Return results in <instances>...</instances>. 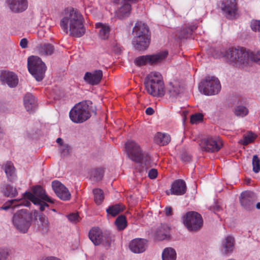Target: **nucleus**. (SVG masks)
Returning a JSON list of instances; mask_svg holds the SVG:
<instances>
[{
	"label": "nucleus",
	"instance_id": "f257e3e1",
	"mask_svg": "<svg viewBox=\"0 0 260 260\" xmlns=\"http://www.w3.org/2000/svg\"><path fill=\"white\" fill-rule=\"evenodd\" d=\"M83 22V17L79 10L70 7L64 10L60 26L66 34L69 32L71 36L79 38L85 32Z\"/></svg>",
	"mask_w": 260,
	"mask_h": 260
},
{
	"label": "nucleus",
	"instance_id": "f03ea898",
	"mask_svg": "<svg viewBox=\"0 0 260 260\" xmlns=\"http://www.w3.org/2000/svg\"><path fill=\"white\" fill-rule=\"evenodd\" d=\"M134 38L132 43L135 48L141 51L146 50L150 41L148 27L142 22H137L133 28Z\"/></svg>",
	"mask_w": 260,
	"mask_h": 260
},
{
	"label": "nucleus",
	"instance_id": "7ed1b4c3",
	"mask_svg": "<svg viewBox=\"0 0 260 260\" xmlns=\"http://www.w3.org/2000/svg\"><path fill=\"white\" fill-rule=\"evenodd\" d=\"M145 85L148 93L153 96L161 97L165 93L162 78L158 72H151L145 79Z\"/></svg>",
	"mask_w": 260,
	"mask_h": 260
},
{
	"label": "nucleus",
	"instance_id": "20e7f679",
	"mask_svg": "<svg viewBox=\"0 0 260 260\" xmlns=\"http://www.w3.org/2000/svg\"><path fill=\"white\" fill-rule=\"evenodd\" d=\"M125 151L128 157L133 161L141 164L144 166L150 164V157L144 152L140 145L136 142L129 140L125 144Z\"/></svg>",
	"mask_w": 260,
	"mask_h": 260
},
{
	"label": "nucleus",
	"instance_id": "39448f33",
	"mask_svg": "<svg viewBox=\"0 0 260 260\" xmlns=\"http://www.w3.org/2000/svg\"><path fill=\"white\" fill-rule=\"evenodd\" d=\"M217 57H225L230 62L240 66L247 63L249 52L243 48H230L222 49Z\"/></svg>",
	"mask_w": 260,
	"mask_h": 260
},
{
	"label": "nucleus",
	"instance_id": "423d86ee",
	"mask_svg": "<svg viewBox=\"0 0 260 260\" xmlns=\"http://www.w3.org/2000/svg\"><path fill=\"white\" fill-rule=\"evenodd\" d=\"M32 191V193L25 192L24 197L34 204L39 206L41 211H44L45 208L48 207L49 205L46 202L53 203V200L46 194L44 189L42 186L40 185L34 186Z\"/></svg>",
	"mask_w": 260,
	"mask_h": 260
},
{
	"label": "nucleus",
	"instance_id": "0eeeda50",
	"mask_svg": "<svg viewBox=\"0 0 260 260\" xmlns=\"http://www.w3.org/2000/svg\"><path fill=\"white\" fill-rule=\"evenodd\" d=\"M91 104L90 101H82L76 104L69 113L71 120L74 123H81L88 119L91 116L89 108Z\"/></svg>",
	"mask_w": 260,
	"mask_h": 260
},
{
	"label": "nucleus",
	"instance_id": "6e6552de",
	"mask_svg": "<svg viewBox=\"0 0 260 260\" xmlns=\"http://www.w3.org/2000/svg\"><path fill=\"white\" fill-rule=\"evenodd\" d=\"M32 214L26 209H21L14 214L12 222L16 229L22 233H26L31 225Z\"/></svg>",
	"mask_w": 260,
	"mask_h": 260
},
{
	"label": "nucleus",
	"instance_id": "1a4fd4ad",
	"mask_svg": "<svg viewBox=\"0 0 260 260\" xmlns=\"http://www.w3.org/2000/svg\"><path fill=\"white\" fill-rule=\"evenodd\" d=\"M27 67L29 73L38 81H41L44 77L46 67L41 59L38 56L28 58Z\"/></svg>",
	"mask_w": 260,
	"mask_h": 260
},
{
	"label": "nucleus",
	"instance_id": "9d476101",
	"mask_svg": "<svg viewBox=\"0 0 260 260\" xmlns=\"http://www.w3.org/2000/svg\"><path fill=\"white\" fill-rule=\"evenodd\" d=\"M88 236L95 245L102 244L106 248H108L111 245V233L108 231L103 233L99 227H94L90 230Z\"/></svg>",
	"mask_w": 260,
	"mask_h": 260
},
{
	"label": "nucleus",
	"instance_id": "9b49d317",
	"mask_svg": "<svg viewBox=\"0 0 260 260\" xmlns=\"http://www.w3.org/2000/svg\"><path fill=\"white\" fill-rule=\"evenodd\" d=\"M200 91L206 95L217 94L221 89L219 80L215 77H207L199 85Z\"/></svg>",
	"mask_w": 260,
	"mask_h": 260
},
{
	"label": "nucleus",
	"instance_id": "f8f14e48",
	"mask_svg": "<svg viewBox=\"0 0 260 260\" xmlns=\"http://www.w3.org/2000/svg\"><path fill=\"white\" fill-rule=\"evenodd\" d=\"M183 223L190 231H196L200 229L203 225L201 215L194 211L188 212L183 218Z\"/></svg>",
	"mask_w": 260,
	"mask_h": 260
},
{
	"label": "nucleus",
	"instance_id": "ddd939ff",
	"mask_svg": "<svg viewBox=\"0 0 260 260\" xmlns=\"http://www.w3.org/2000/svg\"><path fill=\"white\" fill-rule=\"evenodd\" d=\"M166 51L152 55H142L135 58L134 62L138 66H143L148 63L153 65L162 61L167 56Z\"/></svg>",
	"mask_w": 260,
	"mask_h": 260
},
{
	"label": "nucleus",
	"instance_id": "4468645a",
	"mask_svg": "<svg viewBox=\"0 0 260 260\" xmlns=\"http://www.w3.org/2000/svg\"><path fill=\"white\" fill-rule=\"evenodd\" d=\"M200 146L203 151L215 152L220 149L222 143L219 137H208L201 140Z\"/></svg>",
	"mask_w": 260,
	"mask_h": 260
},
{
	"label": "nucleus",
	"instance_id": "2eb2a0df",
	"mask_svg": "<svg viewBox=\"0 0 260 260\" xmlns=\"http://www.w3.org/2000/svg\"><path fill=\"white\" fill-rule=\"evenodd\" d=\"M221 9L226 18L236 19L238 16L237 0H223Z\"/></svg>",
	"mask_w": 260,
	"mask_h": 260
},
{
	"label": "nucleus",
	"instance_id": "dca6fc26",
	"mask_svg": "<svg viewBox=\"0 0 260 260\" xmlns=\"http://www.w3.org/2000/svg\"><path fill=\"white\" fill-rule=\"evenodd\" d=\"M0 81L3 85H7L10 87H14L18 83L17 76L13 72L3 71L0 73Z\"/></svg>",
	"mask_w": 260,
	"mask_h": 260
},
{
	"label": "nucleus",
	"instance_id": "f3484780",
	"mask_svg": "<svg viewBox=\"0 0 260 260\" xmlns=\"http://www.w3.org/2000/svg\"><path fill=\"white\" fill-rule=\"evenodd\" d=\"M52 188L57 196L62 200L68 201L71 198V194L64 185L58 181L52 182Z\"/></svg>",
	"mask_w": 260,
	"mask_h": 260
},
{
	"label": "nucleus",
	"instance_id": "a211bd4d",
	"mask_svg": "<svg viewBox=\"0 0 260 260\" xmlns=\"http://www.w3.org/2000/svg\"><path fill=\"white\" fill-rule=\"evenodd\" d=\"M255 200V193L249 191L242 192L240 197L241 206L246 210H251L253 207V203Z\"/></svg>",
	"mask_w": 260,
	"mask_h": 260
},
{
	"label": "nucleus",
	"instance_id": "6ab92c4d",
	"mask_svg": "<svg viewBox=\"0 0 260 260\" xmlns=\"http://www.w3.org/2000/svg\"><path fill=\"white\" fill-rule=\"evenodd\" d=\"M103 77V72L100 70L86 72L84 76V81L91 85L99 84Z\"/></svg>",
	"mask_w": 260,
	"mask_h": 260
},
{
	"label": "nucleus",
	"instance_id": "aec40b11",
	"mask_svg": "<svg viewBox=\"0 0 260 260\" xmlns=\"http://www.w3.org/2000/svg\"><path fill=\"white\" fill-rule=\"evenodd\" d=\"M36 52L42 56H48L52 55L55 51L54 46L49 43H41L35 48Z\"/></svg>",
	"mask_w": 260,
	"mask_h": 260
},
{
	"label": "nucleus",
	"instance_id": "412c9836",
	"mask_svg": "<svg viewBox=\"0 0 260 260\" xmlns=\"http://www.w3.org/2000/svg\"><path fill=\"white\" fill-rule=\"evenodd\" d=\"M129 247L130 250L134 253H142L146 249L147 241L144 239H135L130 242Z\"/></svg>",
	"mask_w": 260,
	"mask_h": 260
},
{
	"label": "nucleus",
	"instance_id": "4be33fe9",
	"mask_svg": "<svg viewBox=\"0 0 260 260\" xmlns=\"http://www.w3.org/2000/svg\"><path fill=\"white\" fill-rule=\"evenodd\" d=\"M8 4L10 10L15 13L22 12L27 8V0H8Z\"/></svg>",
	"mask_w": 260,
	"mask_h": 260
},
{
	"label": "nucleus",
	"instance_id": "5701e85b",
	"mask_svg": "<svg viewBox=\"0 0 260 260\" xmlns=\"http://www.w3.org/2000/svg\"><path fill=\"white\" fill-rule=\"evenodd\" d=\"M170 191L172 194L177 196L184 194L186 191L185 182L181 179L175 180L172 184Z\"/></svg>",
	"mask_w": 260,
	"mask_h": 260
},
{
	"label": "nucleus",
	"instance_id": "b1692460",
	"mask_svg": "<svg viewBox=\"0 0 260 260\" xmlns=\"http://www.w3.org/2000/svg\"><path fill=\"white\" fill-rule=\"evenodd\" d=\"M30 204V202L29 201L26 200V199H21L20 200H11L7 202L5 205L0 208V209L7 210L11 208L13 209L15 207L20 206L29 207Z\"/></svg>",
	"mask_w": 260,
	"mask_h": 260
},
{
	"label": "nucleus",
	"instance_id": "393cba45",
	"mask_svg": "<svg viewBox=\"0 0 260 260\" xmlns=\"http://www.w3.org/2000/svg\"><path fill=\"white\" fill-rule=\"evenodd\" d=\"M23 103L26 110L28 112H33L36 110L37 101L32 94L30 93L26 94L24 96Z\"/></svg>",
	"mask_w": 260,
	"mask_h": 260
},
{
	"label": "nucleus",
	"instance_id": "a878e982",
	"mask_svg": "<svg viewBox=\"0 0 260 260\" xmlns=\"http://www.w3.org/2000/svg\"><path fill=\"white\" fill-rule=\"evenodd\" d=\"M2 169L5 171L7 178L9 181L13 182L16 179V169L12 162L7 161L2 166Z\"/></svg>",
	"mask_w": 260,
	"mask_h": 260
},
{
	"label": "nucleus",
	"instance_id": "bb28decb",
	"mask_svg": "<svg viewBox=\"0 0 260 260\" xmlns=\"http://www.w3.org/2000/svg\"><path fill=\"white\" fill-rule=\"evenodd\" d=\"M234 248V239L231 236L226 237L221 243V252L228 255L231 253Z\"/></svg>",
	"mask_w": 260,
	"mask_h": 260
},
{
	"label": "nucleus",
	"instance_id": "cd10ccee",
	"mask_svg": "<svg viewBox=\"0 0 260 260\" xmlns=\"http://www.w3.org/2000/svg\"><path fill=\"white\" fill-rule=\"evenodd\" d=\"M154 237L155 240L162 241L170 237V228L166 225H162L155 231Z\"/></svg>",
	"mask_w": 260,
	"mask_h": 260
},
{
	"label": "nucleus",
	"instance_id": "c85d7f7f",
	"mask_svg": "<svg viewBox=\"0 0 260 260\" xmlns=\"http://www.w3.org/2000/svg\"><path fill=\"white\" fill-rule=\"evenodd\" d=\"M95 28L99 29V36L103 40H106L109 37L110 27L107 24L98 22L95 24Z\"/></svg>",
	"mask_w": 260,
	"mask_h": 260
},
{
	"label": "nucleus",
	"instance_id": "c756f323",
	"mask_svg": "<svg viewBox=\"0 0 260 260\" xmlns=\"http://www.w3.org/2000/svg\"><path fill=\"white\" fill-rule=\"evenodd\" d=\"M0 189L1 191L6 197L13 198L18 194L16 188L8 184L4 183L2 184Z\"/></svg>",
	"mask_w": 260,
	"mask_h": 260
},
{
	"label": "nucleus",
	"instance_id": "7c9ffc66",
	"mask_svg": "<svg viewBox=\"0 0 260 260\" xmlns=\"http://www.w3.org/2000/svg\"><path fill=\"white\" fill-rule=\"evenodd\" d=\"M131 5L128 3H124L116 11V16L119 19H124L129 16L131 12Z\"/></svg>",
	"mask_w": 260,
	"mask_h": 260
},
{
	"label": "nucleus",
	"instance_id": "2f4dec72",
	"mask_svg": "<svg viewBox=\"0 0 260 260\" xmlns=\"http://www.w3.org/2000/svg\"><path fill=\"white\" fill-rule=\"evenodd\" d=\"M162 260H176L177 253L175 250L171 247L165 248L161 253Z\"/></svg>",
	"mask_w": 260,
	"mask_h": 260
},
{
	"label": "nucleus",
	"instance_id": "473e14b6",
	"mask_svg": "<svg viewBox=\"0 0 260 260\" xmlns=\"http://www.w3.org/2000/svg\"><path fill=\"white\" fill-rule=\"evenodd\" d=\"M171 141L169 135L161 133H157L154 137V141L161 146L167 145Z\"/></svg>",
	"mask_w": 260,
	"mask_h": 260
},
{
	"label": "nucleus",
	"instance_id": "72a5a7b5",
	"mask_svg": "<svg viewBox=\"0 0 260 260\" xmlns=\"http://www.w3.org/2000/svg\"><path fill=\"white\" fill-rule=\"evenodd\" d=\"M115 225L118 231L124 230L127 226V222L125 216L124 215L118 216L115 220Z\"/></svg>",
	"mask_w": 260,
	"mask_h": 260
},
{
	"label": "nucleus",
	"instance_id": "f704fd0d",
	"mask_svg": "<svg viewBox=\"0 0 260 260\" xmlns=\"http://www.w3.org/2000/svg\"><path fill=\"white\" fill-rule=\"evenodd\" d=\"M39 220L41 222L40 230L42 233L47 234L49 232L50 229L48 218L45 216L41 215L39 216Z\"/></svg>",
	"mask_w": 260,
	"mask_h": 260
},
{
	"label": "nucleus",
	"instance_id": "c9c22d12",
	"mask_svg": "<svg viewBox=\"0 0 260 260\" xmlns=\"http://www.w3.org/2000/svg\"><path fill=\"white\" fill-rule=\"evenodd\" d=\"M92 192L94 196V200L98 205H100L104 199V195L102 190L99 188L93 189Z\"/></svg>",
	"mask_w": 260,
	"mask_h": 260
},
{
	"label": "nucleus",
	"instance_id": "e433bc0d",
	"mask_svg": "<svg viewBox=\"0 0 260 260\" xmlns=\"http://www.w3.org/2000/svg\"><path fill=\"white\" fill-rule=\"evenodd\" d=\"M181 89L180 86L178 85H173L170 84L169 87V92L170 96L173 97L177 96L180 93Z\"/></svg>",
	"mask_w": 260,
	"mask_h": 260
},
{
	"label": "nucleus",
	"instance_id": "4c0bfd02",
	"mask_svg": "<svg viewBox=\"0 0 260 260\" xmlns=\"http://www.w3.org/2000/svg\"><path fill=\"white\" fill-rule=\"evenodd\" d=\"M103 177V171L101 169L94 170L91 174V179L94 181H99L102 180Z\"/></svg>",
	"mask_w": 260,
	"mask_h": 260
},
{
	"label": "nucleus",
	"instance_id": "58836bf2",
	"mask_svg": "<svg viewBox=\"0 0 260 260\" xmlns=\"http://www.w3.org/2000/svg\"><path fill=\"white\" fill-rule=\"evenodd\" d=\"M252 165L253 171L255 173H258L260 171V159L257 155L253 156Z\"/></svg>",
	"mask_w": 260,
	"mask_h": 260
},
{
	"label": "nucleus",
	"instance_id": "ea45409f",
	"mask_svg": "<svg viewBox=\"0 0 260 260\" xmlns=\"http://www.w3.org/2000/svg\"><path fill=\"white\" fill-rule=\"evenodd\" d=\"M234 113L237 116L243 117L248 114V110L244 106H239L235 108Z\"/></svg>",
	"mask_w": 260,
	"mask_h": 260
},
{
	"label": "nucleus",
	"instance_id": "a19ab883",
	"mask_svg": "<svg viewBox=\"0 0 260 260\" xmlns=\"http://www.w3.org/2000/svg\"><path fill=\"white\" fill-rule=\"evenodd\" d=\"M254 135L251 132H249L247 134L244 135L243 144L246 145L252 142L254 139Z\"/></svg>",
	"mask_w": 260,
	"mask_h": 260
},
{
	"label": "nucleus",
	"instance_id": "79ce46f5",
	"mask_svg": "<svg viewBox=\"0 0 260 260\" xmlns=\"http://www.w3.org/2000/svg\"><path fill=\"white\" fill-rule=\"evenodd\" d=\"M59 149L61 155L62 156H66L70 153L71 147L68 144H65L64 145H61Z\"/></svg>",
	"mask_w": 260,
	"mask_h": 260
},
{
	"label": "nucleus",
	"instance_id": "37998d69",
	"mask_svg": "<svg viewBox=\"0 0 260 260\" xmlns=\"http://www.w3.org/2000/svg\"><path fill=\"white\" fill-rule=\"evenodd\" d=\"M249 59L260 65V50L254 53H249Z\"/></svg>",
	"mask_w": 260,
	"mask_h": 260
},
{
	"label": "nucleus",
	"instance_id": "c03bdc74",
	"mask_svg": "<svg viewBox=\"0 0 260 260\" xmlns=\"http://www.w3.org/2000/svg\"><path fill=\"white\" fill-rule=\"evenodd\" d=\"M203 115L201 113H198L191 116L190 122L192 123H197L202 120Z\"/></svg>",
	"mask_w": 260,
	"mask_h": 260
},
{
	"label": "nucleus",
	"instance_id": "a18cd8bd",
	"mask_svg": "<svg viewBox=\"0 0 260 260\" xmlns=\"http://www.w3.org/2000/svg\"><path fill=\"white\" fill-rule=\"evenodd\" d=\"M250 27L253 31H260V20H252L250 23Z\"/></svg>",
	"mask_w": 260,
	"mask_h": 260
},
{
	"label": "nucleus",
	"instance_id": "49530a36",
	"mask_svg": "<svg viewBox=\"0 0 260 260\" xmlns=\"http://www.w3.org/2000/svg\"><path fill=\"white\" fill-rule=\"evenodd\" d=\"M9 255V251L7 248H0V260H7Z\"/></svg>",
	"mask_w": 260,
	"mask_h": 260
},
{
	"label": "nucleus",
	"instance_id": "de8ad7c7",
	"mask_svg": "<svg viewBox=\"0 0 260 260\" xmlns=\"http://www.w3.org/2000/svg\"><path fill=\"white\" fill-rule=\"evenodd\" d=\"M68 219L72 223H76L79 221L80 217L77 213H71L67 216Z\"/></svg>",
	"mask_w": 260,
	"mask_h": 260
},
{
	"label": "nucleus",
	"instance_id": "09e8293b",
	"mask_svg": "<svg viewBox=\"0 0 260 260\" xmlns=\"http://www.w3.org/2000/svg\"><path fill=\"white\" fill-rule=\"evenodd\" d=\"M107 213V217L109 219L110 218L114 217V205H111L106 209Z\"/></svg>",
	"mask_w": 260,
	"mask_h": 260
},
{
	"label": "nucleus",
	"instance_id": "8fccbe9b",
	"mask_svg": "<svg viewBox=\"0 0 260 260\" xmlns=\"http://www.w3.org/2000/svg\"><path fill=\"white\" fill-rule=\"evenodd\" d=\"M124 209V206L121 204H115V216L123 211Z\"/></svg>",
	"mask_w": 260,
	"mask_h": 260
},
{
	"label": "nucleus",
	"instance_id": "3c124183",
	"mask_svg": "<svg viewBox=\"0 0 260 260\" xmlns=\"http://www.w3.org/2000/svg\"><path fill=\"white\" fill-rule=\"evenodd\" d=\"M157 175V170L154 169H151L148 173V176L150 179H155Z\"/></svg>",
	"mask_w": 260,
	"mask_h": 260
},
{
	"label": "nucleus",
	"instance_id": "603ef678",
	"mask_svg": "<svg viewBox=\"0 0 260 260\" xmlns=\"http://www.w3.org/2000/svg\"><path fill=\"white\" fill-rule=\"evenodd\" d=\"M181 159L185 162H188L191 159V156L186 153H183L182 154Z\"/></svg>",
	"mask_w": 260,
	"mask_h": 260
},
{
	"label": "nucleus",
	"instance_id": "864d4df0",
	"mask_svg": "<svg viewBox=\"0 0 260 260\" xmlns=\"http://www.w3.org/2000/svg\"><path fill=\"white\" fill-rule=\"evenodd\" d=\"M191 31H192V29H191L190 28L184 29L182 31L183 32V35L181 34L180 38H187L188 36V34H190Z\"/></svg>",
	"mask_w": 260,
	"mask_h": 260
},
{
	"label": "nucleus",
	"instance_id": "5fc2aeb1",
	"mask_svg": "<svg viewBox=\"0 0 260 260\" xmlns=\"http://www.w3.org/2000/svg\"><path fill=\"white\" fill-rule=\"evenodd\" d=\"M27 40L25 38H23L21 40L20 42V46L22 48H26L27 47Z\"/></svg>",
	"mask_w": 260,
	"mask_h": 260
},
{
	"label": "nucleus",
	"instance_id": "6e6d98bb",
	"mask_svg": "<svg viewBox=\"0 0 260 260\" xmlns=\"http://www.w3.org/2000/svg\"><path fill=\"white\" fill-rule=\"evenodd\" d=\"M145 112L146 114L148 115H151L154 113V111L152 108L148 107L146 109Z\"/></svg>",
	"mask_w": 260,
	"mask_h": 260
},
{
	"label": "nucleus",
	"instance_id": "4d7b16f0",
	"mask_svg": "<svg viewBox=\"0 0 260 260\" xmlns=\"http://www.w3.org/2000/svg\"><path fill=\"white\" fill-rule=\"evenodd\" d=\"M121 51V47L119 46L115 45V55L116 54H120Z\"/></svg>",
	"mask_w": 260,
	"mask_h": 260
},
{
	"label": "nucleus",
	"instance_id": "13d9d810",
	"mask_svg": "<svg viewBox=\"0 0 260 260\" xmlns=\"http://www.w3.org/2000/svg\"><path fill=\"white\" fill-rule=\"evenodd\" d=\"M166 214L167 216H170L172 214V209L170 207L166 208Z\"/></svg>",
	"mask_w": 260,
	"mask_h": 260
},
{
	"label": "nucleus",
	"instance_id": "bf43d9fd",
	"mask_svg": "<svg viewBox=\"0 0 260 260\" xmlns=\"http://www.w3.org/2000/svg\"><path fill=\"white\" fill-rule=\"evenodd\" d=\"M56 142L60 145V146H61V145H64L65 144L63 143V140L60 138H58L56 139Z\"/></svg>",
	"mask_w": 260,
	"mask_h": 260
},
{
	"label": "nucleus",
	"instance_id": "052dcab7",
	"mask_svg": "<svg viewBox=\"0 0 260 260\" xmlns=\"http://www.w3.org/2000/svg\"><path fill=\"white\" fill-rule=\"evenodd\" d=\"M44 260H60V259L56 257L50 256V257H46Z\"/></svg>",
	"mask_w": 260,
	"mask_h": 260
},
{
	"label": "nucleus",
	"instance_id": "680f3d73",
	"mask_svg": "<svg viewBox=\"0 0 260 260\" xmlns=\"http://www.w3.org/2000/svg\"><path fill=\"white\" fill-rule=\"evenodd\" d=\"M4 134L5 133L4 129L0 126V139L3 138Z\"/></svg>",
	"mask_w": 260,
	"mask_h": 260
},
{
	"label": "nucleus",
	"instance_id": "e2e57ef3",
	"mask_svg": "<svg viewBox=\"0 0 260 260\" xmlns=\"http://www.w3.org/2000/svg\"><path fill=\"white\" fill-rule=\"evenodd\" d=\"M256 207L257 209H260V203H257L256 205Z\"/></svg>",
	"mask_w": 260,
	"mask_h": 260
},
{
	"label": "nucleus",
	"instance_id": "0e129e2a",
	"mask_svg": "<svg viewBox=\"0 0 260 260\" xmlns=\"http://www.w3.org/2000/svg\"><path fill=\"white\" fill-rule=\"evenodd\" d=\"M52 210H53V211H55V209H52Z\"/></svg>",
	"mask_w": 260,
	"mask_h": 260
}]
</instances>
